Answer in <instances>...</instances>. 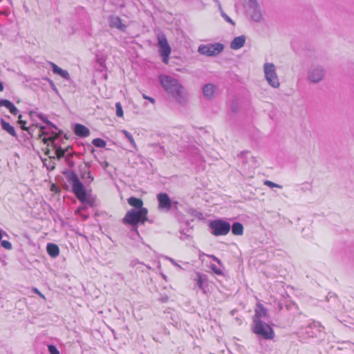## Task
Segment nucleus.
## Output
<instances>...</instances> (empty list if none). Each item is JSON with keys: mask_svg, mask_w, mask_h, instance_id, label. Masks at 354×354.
Instances as JSON below:
<instances>
[{"mask_svg": "<svg viewBox=\"0 0 354 354\" xmlns=\"http://www.w3.org/2000/svg\"><path fill=\"white\" fill-rule=\"evenodd\" d=\"M63 174L67 181L72 186V192L74 193L77 198L84 205L78 207L75 212L79 213L81 211L86 209V206L93 207L95 205V198L88 194L84 184L80 180L77 174L73 170L66 169L63 171Z\"/></svg>", "mask_w": 354, "mask_h": 354, "instance_id": "obj_1", "label": "nucleus"}, {"mask_svg": "<svg viewBox=\"0 0 354 354\" xmlns=\"http://www.w3.org/2000/svg\"><path fill=\"white\" fill-rule=\"evenodd\" d=\"M159 81L164 91L170 95L179 104H183L187 99V94L184 87L178 82V80L171 76L160 75Z\"/></svg>", "mask_w": 354, "mask_h": 354, "instance_id": "obj_2", "label": "nucleus"}, {"mask_svg": "<svg viewBox=\"0 0 354 354\" xmlns=\"http://www.w3.org/2000/svg\"><path fill=\"white\" fill-rule=\"evenodd\" d=\"M148 210L147 208H141L140 209H132L127 212L122 219L124 224L130 225L132 229L136 232L138 224H144L145 221H148L147 218Z\"/></svg>", "mask_w": 354, "mask_h": 354, "instance_id": "obj_3", "label": "nucleus"}, {"mask_svg": "<svg viewBox=\"0 0 354 354\" xmlns=\"http://www.w3.org/2000/svg\"><path fill=\"white\" fill-rule=\"evenodd\" d=\"M252 332L264 339H272L274 337V332L272 328L265 322H257L252 324Z\"/></svg>", "mask_w": 354, "mask_h": 354, "instance_id": "obj_4", "label": "nucleus"}, {"mask_svg": "<svg viewBox=\"0 0 354 354\" xmlns=\"http://www.w3.org/2000/svg\"><path fill=\"white\" fill-rule=\"evenodd\" d=\"M209 227L213 235L218 236L227 234L231 229V225L225 220L215 219L209 221Z\"/></svg>", "mask_w": 354, "mask_h": 354, "instance_id": "obj_5", "label": "nucleus"}, {"mask_svg": "<svg viewBox=\"0 0 354 354\" xmlns=\"http://www.w3.org/2000/svg\"><path fill=\"white\" fill-rule=\"evenodd\" d=\"M265 78L268 83L273 88L280 86L279 80L276 73L275 66L272 63H265L263 65Z\"/></svg>", "mask_w": 354, "mask_h": 354, "instance_id": "obj_6", "label": "nucleus"}, {"mask_svg": "<svg viewBox=\"0 0 354 354\" xmlns=\"http://www.w3.org/2000/svg\"><path fill=\"white\" fill-rule=\"evenodd\" d=\"M224 49V45L221 43L201 44L198 46V52L203 55L214 57L220 54Z\"/></svg>", "mask_w": 354, "mask_h": 354, "instance_id": "obj_7", "label": "nucleus"}, {"mask_svg": "<svg viewBox=\"0 0 354 354\" xmlns=\"http://www.w3.org/2000/svg\"><path fill=\"white\" fill-rule=\"evenodd\" d=\"M325 68L322 66H312L308 71V79L313 83H319L324 80Z\"/></svg>", "mask_w": 354, "mask_h": 354, "instance_id": "obj_8", "label": "nucleus"}, {"mask_svg": "<svg viewBox=\"0 0 354 354\" xmlns=\"http://www.w3.org/2000/svg\"><path fill=\"white\" fill-rule=\"evenodd\" d=\"M157 199L158 201V208L165 211H169L173 208L174 205H175V207H176V205L178 203L177 202L172 203L168 194L166 193L158 194Z\"/></svg>", "mask_w": 354, "mask_h": 354, "instance_id": "obj_9", "label": "nucleus"}, {"mask_svg": "<svg viewBox=\"0 0 354 354\" xmlns=\"http://www.w3.org/2000/svg\"><path fill=\"white\" fill-rule=\"evenodd\" d=\"M243 165H249L252 167H256L257 166V158L252 156H250L249 151H243L239 155Z\"/></svg>", "mask_w": 354, "mask_h": 354, "instance_id": "obj_10", "label": "nucleus"}, {"mask_svg": "<svg viewBox=\"0 0 354 354\" xmlns=\"http://www.w3.org/2000/svg\"><path fill=\"white\" fill-rule=\"evenodd\" d=\"M91 167L89 162H85L84 165H80V173L82 179L85 180V183L90 184L93 180V177L91 174L88 168Z\"/></svg>", "mask_w": 354, "mask_h": 354, "instance_id": "obj_11", "label": "nucleus"}, {"mask_svg": "<svg viewBox=\"0 0 354 354\" xmlns=\"http://www.w3.org/2000/svg\"><path fill=\"white\" fill-rule=\"evenodd\" d=\"M268 317L267 309L261 304H257L255 309L254 315L252 318V324H255L257 322H263L261 318L266 319Z\"/></svg>", "mask_w": 354, "mask_h": 354, "instance_id": "obj_12", "label": "nucleus"}, {"mask_svg": "<svg viewBox=\"0 0 354 354\" xmlns=\"http://www.w3.org/2000/svg\"><path fill=\"white\" fill-rule=\"evenodd\" d=\"M109 24L111 28H116L121 31H125L126 26L122 24V19L118 16H110L109 17Z\"/></svg>", "mask_w": 354, "mask_h": 354, "instance_id": "obj_13", "label": "nucleus"}, {"mask_svg": "<svg viewBox=\"0 0 354 354\" xmlns=\"http://www.w3.org/2000/svg\"><path fill=\"white\" fill-rule=\"evenodd\" d=\"M185 225L187 226L186 228L180 227L179 232L180 235L179 236V239L182 241L191 240L192 239V233L193 231L192 227H189V222L187 221Z\"/></svg>", "mask_w": 354, "mask_h": 354, "instance_id": "obj_14", "label": "nucleus"}, {"mask_svg": "<svg viewBox=\"0 0 354 354\" xmlns=\"http://www.w3.org/2000/svg\"><path fill=\"white\" fill-rule=\"evenodd\" d=\"M246 37L245 35L236 37L230 43V48L233 50H238L242 48L245 43Z\"/></svg>", "mask_w": 354, "mask_h": 354, "instance_id": "obj_15", "label": "nucleus"}, {"mask_svg": "<svg viewBox=\"0 0 354 354\" xmlns=\"http://www.w3.org/2000/svg\"><path fill=\"white\" fill-rule=\"evenodd\" d=\"M160 55L162 57V62L165 64L168 63L169 55L171 53V47L167 44L166 45L159 47Z\"/></svg>", "mask_w": 354, "mask_h": 354, "instance_id": "obj_16", "label": "nucleus"}, {"mask_svg": "<svg viewBox=\"0 0 354 354\" xmlns=\"http://www.w3.org/2000/svg\"><path fill=\"white\" fill-rule=\"evenodd\" d=\"M52 71L54 73L59 75L65 80H70L71 77L67 71L64 70L56 65L55 63L50 62Z\"/></svg>", "mask_w": 354, "mask_h": 354, "instance_id": "obj_17", "label": "nucleus"}, {"mask_svg": "<svg viewBox=\"0 0 354 354\" xmlns=\"http://www.w3.org/2000/svg\"><path fill=\"white\" fill-rule=\"evenodd\" d=\"M74 131L80 137H86L90 134L89 129L81 124H76L75 125Z\"/></svg>", "mask_w": 354, "mask_h": 354, "instance_id": "obj_18", "label": "nucleus"}, {"mask_svg": "<svg viewBox=\"0 0 354 354\" xmlns=\"http://www.w3.org/2000/svg\"><path fill=\"white\" fill-rule=\"evenodd\" d=\"M216 86L212 84H207L203 86V93L205 97L211 99L214 97Z\"/></svg>", "mask_w": 354, "mask_h": 354, "instance_id": "obj_19", "label": "nucleus"}, {"mask_svg": "<svg viewBox=\"0 0 354 354\" xmlns=\"http://www.w3.org/2000/svg\"><path fill=\"white\" fill-rule=\"evenodd\" d=\"M249 7L250 9L252 10V12L251 13L252 19L256 22L260 21L261 20L262 15H261L260 10L258 7L257 1H256V4L254 6H251L249 4Z\"/></svg>", "mask_w": 354, "mask_h": 354, "instance_id": "obj_20", "label": "nucleus"}, {"mask_svg": "<svg viewBox=\"0 0 354 354\" xmlns=\"http://www.w3.org/2000/svg\"><path fill=\"white\" fill-rule=\"evenodd\" d=\"M0 124H1V128L4 131H6L10 136H12L15 138H17V134L15 131L14 127L10 125L8 122H6L3 119H1Z\"/></svg>", "mask_w": 354, "mask_h": 354, "instance_id": "obj_21", "label": "nucleus"}, {"mask_svg": "<svg viewBox=\"0 0 354 354\" xmlns=\"http://www.w3.org/2000/svg\"><path fill=\"white\" fill-rule=\"evenodd\" d=\"M194 280L196 281L197 286L201 289L204 290L203 283L207 281V277L205 274H202L201 272H196L195 277Z\"/></svg>", "mask_w": 354, "mask_h": 354, "instance_id": "obj_22", "label": "nucleus"}, {"mask_svg": "<svg viewBox=\"0 0 354 354\" xmlns=\"http://www.w3.org/2000/svg\"><path fill=\"white\" fill-rule=\"evenodd\" d=\"M46 250H47L48 254L51 257H53V258L57 257L59 253V247L57 246V245H56L55 243H52L47 244Z\"/></svg>", "mask_w": 354, "mask_h": 354, "instance_id": "obj_23", "label": "nucleus"}, {"mask_svg": "<svg viewBox=\"0 0 354 354\" xmlns=\"http://www.w3.org/2000/svg\"><path fill=\"white\" fill-rule=\"evenodd\" d=\"M128 203L135 207L136 209H140L141 208H144L142 207L143 202L140 198H136L133 196L130 197L128 198Z\"/></svg>", "mask_w": 354, "mask_h": 354, "instance_id": "obj_24", "label": "nucleus"}, {"mask_svg": "<svg viewBox=\"0 0 354 354\" xmlns=\"http://www.w3.org/2000/svg\"><path fill=\"white\" fill-rule=\"evenodd\" d=\"M232 232L234 235L241 236L243 234V225L239 222H235L231 225Z\"/></svg>", "mask_w": 354, "mask_h": 354, "instance_id": "obj_25", "label": "nucleus"}, {"mask_svg": "<svg viewBox=\"0 0 354 354\" xmlns=\"http://www.w3.org/2000/svg\"><path fill=\"white\" fill-rule=\"evenodd\" d=\"M53 148L55 150L54 154L55 157L56 156L58 159H61L62 158H64L66 156L65 154V151H64V149H62L61 147L58 146L57 144L53 142Z\"/></svg>", "mask_w": 354, "mask_h": 354, "instance_id": "obj_26", "label": "nucleus"}, {"mask_svg": "<svg viewBox=\"0 0 354 354\" xmlns=\"http://www.w3.org/2000/svg\"><path fill=\"white\" fill-rule=\"evenodd\" d=\"M92 144L96 147L104 148L106 145V142L101 138H95L92 141Z\"/></svg>", "mask_w": 354, "mask_h": 354, "instance_id": "obj_27", "label": "nucleus"}, {"mask_svg": "<svg viewBox=\"0 0 354 354\" xmlns=\"http://www.w3.org/2000/svg\"><path fill=\"white\" fill-rule=\"evenodd\" d=\"M21 118H22V115H19V116H18L19 122H18L21 124V128L24 131H27L29 134H31V127H26V122L24 121V120H22Z\"/></svg>", "mask_w": 354, "mask_h": 354, "instance_id": "obj_28", "label": "nucleus"}, {"mask_svg": "<svg viewBox=\"0 0 354 354\" xmlns=\"http://www.w3.org/2000/svg\"><path fill=\"white\" fill-rule=\"evenodd\" d=\"M158 41L159 47L168 44L166 36L162 32L158 35Z\"/></svg>", "mask_w": 354, "mask_h": 354, "instance_id": "obj_29", "label": "nucleus"}, {"mask_svg": "<svg viewBox=\"0 0 354 354\" xmlns=\"http://www.w3.org/2000/svg\"><path fill=\"white\" fill-rule=\"evenodd\" d=\"M122 133L125 136V137L128 139V140L130 142V143L132 145V146L133 147V148H136V142L134 141V139L133 138V136H131V134L127 131V130H122Z\"/></svg>", "mask_w": 354, "mask_h": 354, "instance_id": "obj_30", "label": "nucleus"}, {"mask_svg": "<svg viewBox=\"0 0 354 354\" xmlns=\"http://www.w3.org/2000/svg\"><path fill=\"white\" fill-rule=\"evenodd\" d=\"M73 156H74V153H69V154H67L66 156L65 157V162L67 164V165L71 168H73L75 167L74 161H73L71 159V158L73 157Z\"/></svg>", "mask_w": 354, "mask_h": 354, "instance_id": "obj_31", "label": "nucleus"}, {"mask_svg": "<svg viewBox=\"0 0 354 354\" xmlns=\"http://www.w3.org/2000/svg\"><path fill=\"white\" fill-rule=\"evenodd\" d=\"M115 108H116V115L118 117H122L123 116V110L122 105L120 102H117L115 104Z\"/></svg>", "mask_w": 354, "mask_h": 354, "instance_id": "obj_32", "label": "nucleus"}, {"mask_svg": "<svg viewBox=\"0 0 354 354\" xmlns=\"http://www.w3.org/2000/svg\"><path fill=\"white\" fill-rule=\"evenodd\" d=\"M8 109H9L10 112L12 115H17L19 112V110L17 109V107L10 102L8 106L7 107Z\"/></svg>", "mask_w": 354, "mask_h": 354, "instance_id": "obj_33", "label": "nucleus"}, {"mask_svg": "<svg viewBox=\"0 0 354 354\" xmlns=\"http://www.w3.org/2000/svg\"><path fill=\"white\" fill-rule=\"evenodd\" d=\"M48 350L50 354H59V351L55 346L49 344L48 345Z\"/></svg>", "mask_w": 354, "mask_h": 354, "instance_id": "obj_34", "label": "nucleus"}, {"mask_svg": "<svg viewBox=\"0 0 354 354\" xmlns=\"http://www.w3.org/2000/svg\"><path fill=\"white\" fill-rule=\"evenodd\" d=\"M264 185L268 186L269 187H277V188H282V186L278 184H276L270 180H266L264 182Z\"/></svg>", "mask_w": 354, "mask_h": 354, "instance_id": "obj_35", "label": "nucleus"}, {"mask_svg": "<svg viewBox=\"0 0 354 354\" xmlns=\"http://www.w3.org/2000/svg\"><path fill=\"white\" fill-rule=\"evenodd\" d=\"M1 246L6 250L12 249V244L10 241L3 240L1 242Z\"/></svg>", "mask_w": 354, "mask_h": 354, "instance_id": "obj_36", "label": "nucleus"}, {"mask_svg": "<svg viewBox=\"0 0 354 354\" xmlns=\"http://www.w3.org/2000/svg\"><path fill=\"white\" fill-rule=\"evenodd\" d=\"M221 15L227 22L231 24L233 26L235 25L234 21L225 12H222V14Z\"/></svg>", "mask_w": 354, "mask_h": 354, "instance_id": "obj_37", "label": "nucleus"}, {"mask_svg": "<svg viewBox=\"0 0 354 354\" xmlns=\"http://www.w3.org/2000/svg\"><path fill=\"white\" fill-rule=\"evenodd\" d=\"M37 117H38L42 122H44L46 124H51V122L47 119L42 113H38L37 115Z\"/></svg>", "mask_w": 354, "mask_h": 354, "instance_id": "obj_38", "label": "nucleus"}, {"mask_svg": "<svg viewBox=\"0 0 354 354\" xmlns=\"http://www.w3.org/2000/svg\"><path fill=\"white\" fill-rule=\"evenodd\" d=\"M211 269L214 271V273L218 275L223 274V271L221 268H217L216 266L212 264L210 266Z\"/></svg>", "mask_w": 354, "mask_h": 354, "instance_id": "obj_39", "label": "nucleus"}, {"mask_svg": "<svg viewBox=\"0 0 354 354\" xmlns=\"http://www.w3.org/2000/svg\"><path fill=\"white\" fill-rule=\"evenodd\" d=\"M46 161H47L46 159H45L44 160H43V162H44V165H46V167H47V169L48 170H53L55 169V163L53 162H51V161H49V164H46Z\"/></svg>", "mask_w": 354, "mask_h": 354, "instance_id": "obj_40", "label": "nucleus"}, {"mask_svg": "<svg viewBox=\"0 0 354 354\" xmlns=\"http://www.w3.org/2000/svg\"><path fill=\"white\" fill-rule=\"evenodd\" d=\"M59 137V135L56 136L55 138H44L43 139V142L44 144H46L47 145H49L48 142L50 141L51 142V146L53 147V142L55 141V139Z\"/></svg>", "mask_w": 354, "mask_h": 354, "instance_id": "obj_41", "label": "nucleus"}, {"mask_svg": "<svg viewBox=\"0 0 354 354\" xmlns=\"http://www.w3.org/2000/svg\"><path fill=\"white\" fill-rule=\"evenodd\" d=\"M10 102V101H9L8 100L0 99V106H5L7 108Z\"/></svg>", "mask_w": 354, "mask_h": 354, "instance_id": "obj_42", "label": "nucleus"}, {"mask_svg": "<svg viewBox=\"0 0 354 354\" xmlns=\"http://www.w3.org/2000/svg\"><path fill=\"white\" fill-rule=\"evenodd\" d=\"M142 97L145 100H149L151 104H155L156 102V100L154 98L151 97H149V96H147L146 94L145 93H142Z\"/></svg>", "mask_w": 354, "mask_h": 354, "instance_id": "obj_43", "label": "nucleus"}, {"mask_svg": "<svg viewBox=\"0 0 354 354\" xmlns=\"http://www.w3.org/2000/svg\"><path fill=\"white\" fill-rule=\"evenodd\" d=\"M46 80H48V82L50 83V86H51V88H53V91H55V92H57V87L55 86V84L53 83V82L51 80L48 79V78H46Z\"/></svg>", "mask_w": 354, "mask_h": 354, "instance_id": "obj_44", "label": "nucleus"}, {"mask_svg": "<svg viewBox=\"0 0 354 354\" xmlns=\"http://www.w3.org/2000/svg\"><path fill=\"white\" fill-rule=\"evenodd\" d=\"M38 114V113H37L36 111H30L29 112V115L30 117V119L34 121L35 120V117L37 116V115Z\"/></svg>", "mask_w": 354, "mask_h": 354, "instance_id": "obj_45", "label": "nucleus"}, {"mask_svg": "<svg viewBox=\"0 0 354 354\" xmlns=\"http://www.w3.org/2000/svg\"><path fill=\"white\" fill-rule=\"evenodd\" d=\"M209 257L212 259V260L216 262L219 265L222 264L221 260L218 258H217L216 256H214V255H209Z\"/></svg>", "mask_w": 354, "mask_h": 354, "instance_id": "obj_46", "label": "nucleus"}, {"mask_svg": "<svg viewBox=\"0 0 354 354\" xmlns=\"http://www.w3.org/2000/svg\"><path fill=\"white\" fill-rule=\"evenodd\" d=\"M231 110L234 113H236L239 110L238 105L236 103H233L231 106Z\"/></svg>", "mask_w": 354, "mask_h": 354, "instance_id": "obj_47", "label": "nucleus"}, {"mask_svg": "<svg viewBox=\"0 0 354 354\" xmlns=\"http://www.w3.org/2000/svg\"><path fill=\"white\" fill-rule=\"evenodd\" d=\"M167 259L169 260V261H170V262H171L174 266H176L177 268H179L182 269L181 266H180L179 264H178V263H177V262H176L174 259H172V258H169V257H168Z\"/></svg>", "mask_w": 354, "mask_h": 354, "instance_id": "obj_48", "label": "nucleus"}, {"mask_svg": "<svg viewBox=\"0 0 354 354\" xmlns=\"http://www.w3.org/2000/svg\"><path fill=\"white\" fill-rule=\"evenodd\" d=\"M45 154L48 156L50 159H55V154L51 155V151L50 149H47L45 152Z\"/></svg>", "mask_w": 354, "mask_h": 354, "instance_id": "obj_49", "label": "nucleus"}, {"mask_svg": "<svg viewBox=\"0 0 354 354\" xmlns=\"http://www.w3.org/2000/svg\"><path fill=\"white\" fill-rule=\"evenodd\" d=\"M71 149H72L71 146H68L66 149H64V151H65V154L67 155V154H69V153H72L70 151ZM74 153V155H76L75 153Z\"/></svg>", "mask_w": 354, "mask_h": 354, "instance_id": "obj_50", "label": "nucleus"}, {"mask_svg": "<svg viewBox=\"0 0 354 354\" xmlns=\"http://www.w3.org/2000/svg\"><path fill=\"white\" fill-rule=\"evenodd\" d=\"M213 1H214V2H218V5H217L218 8V10H219L220 13H221V14H222V12H224V11H223V8H222V6H221V4L220 1H219L218 0H213Z\"/></svg>", "mask_w": 354, "mask_h": 354, "instance_id": "obj_51", "label": "nucleus"}, {"mask_svg": "<svg viewBox=\"0 0 354 354\" xmlns=\"http://www.w3.org/2000/svg\"><path fill=\"white\" fill-rule=\"evenodd\" d=\"M213 1H214V2H218V5H217L218 8V10H219L220 13H221V14H222V12H224V11H223V8H222V6H221V4L220 1H219L218 0H213Z\"/></svg>", "mask_w": 354, "mask_h": 354, "instance_id": "obj_52", "label": "nucleus"}, {"mask_svg": "<svg viewBox=\"0 0 354 354\" xmlns=\"http://www.w3.org/2000/svg\"><path fill=\"white\" fill-rule=\"evenodd\" d=\"M33 292L39 295L41 297L44 298V295H42L37 288H33Z\"/></svg>", "mask_w": 354, "mask_h": 354, "instance_id": "obj_53", "label": "nucleus"}, {"mask_svg": "<svg viewBox=\"0 0 354 354\" xmlns=\"http://www.w3.org/2000/svg\"><path fill=\"white\" fill-rule=\"evenodd\" d=\"M256 1L257 0H248V2L251 6H254L256 4Z\"/></svg>", "mask_w": 354, "mask_h": 354, "instance_id": "obj_54", "label": "nucleus"}, {"mask_svg": "<svg viewBox=\"0 0 354 354\" xmlns=\"http://www.w3.org/2000/svg\"><path fill=\"white\" fill-rule=\"evenodd\" d=\"M36 127H39L40 129V130L43 132H44V129H46V127L42 125L36 124Z\"/></svg>", "mask_w": 354, "mask_h": 354, "instance_id": "obj_55", "label": "nucleus"}, {"mask_svg": "<svg viewBox=\"0 0 354 354\" xmlns=\"http://www.w3.org/2000/svg\"><path fill=\"white\" fill-rule=\"evenodd\" d=\"M48 125L50 126V127H52L53 129L57 130V126L55 125L53 123L51 122V124H48Z\"/></svg>", "mask_w": 354, "mask_h": 354, "instance_id": "obj_56", "label": "nucleus"}, {"mask_svg": "<svg viewBox=\"0 0 354 354\" xmlns=\"http://www.w3.org/2000/svg\"><path fill=\"white\" fill-rule=\"evenodd\" d=\"M80 216L82 217L84 220H86L88 218V215L81 214Z\"/></svg>", "mask_w": 354, "mask_h": 354, "instance_id": "obj_57", "label": "nucleus"}, {"mask_svg": "<svg viewBox=\"0 0 354 354\" xmlns=\"http://www.w3.org/2000/svg\"><path fill=\"white\" fill-rule=\"evenodd\" d=\"M97 62L100 64V65L101 66H103V62H104V61H103V60H102L101 59H97Z\"/></svg>", "mask_w": 354, "mask_h": 354, "instance_id": "obj_58", "label": "nucleus"}, {"mask_svg": "<svg viewBox=\"0 0 354 354\" xmlns=\"http://www.w3.org/2000/svg\"><path fill=\"white\" fill-rule=\"evenodd\" d=\"M3 90V85L1 82H0V92Z\"/></svg>", "mask_w": 354, "mask_h": 354, "instance_id": "obj_59", "label": "nucleus"}, {"mask_svg": "<svg viewBox=\"0 0 354 354\" xmlns=\"http://www.w3.org/2000/svg\"><path fill=\"white\" fill-rule=\"evenodd\" d=\"M90 147H91V152H94V151H95L94 148L93 147H91V146H90Z\"/></svg>", "mask_w": 354, "mask_h": 354, "instance_id": "obj_60", "label": "nucleus"}, {"mask_svg": "<svg viewBox=\"0 0 354 354\" xmlns=\"http://www.w3.org/2000/svg\"><path fill=\"white\" fill-rule=\"evenodd\" d=\"M1 1H2V0H0V2H1Z\"/></svg>", "mask_w": 354, "mask_h": 354, "instance_id": "obj_61", "label": "nucleus"}]
</instances>
